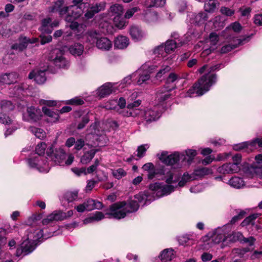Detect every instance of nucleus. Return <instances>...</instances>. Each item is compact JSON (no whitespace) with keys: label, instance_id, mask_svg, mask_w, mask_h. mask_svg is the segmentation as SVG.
<instances>
[{"label":"nucleus","instance_id":"obj_49","mask_svg":"<svg viewBox=\"0 0 262 262\" xmlns=\"http://www.w3.org/2000/svg\"><path fill=\"white\" fill-rule=\"evenodd\" d=\"M106 4V3L104 2L97 3L91 6L90 9L96 14L100 11H103L105 9Z\"/></svg>","mask_w":262,"mask_h":262},{"label":"nucleus","instance_id":"obj_21","mask_svg":"<svg viewBox=\"0 0 262 262\" xmlns=\"http://www.w3.org/2000/svg\"><path fill=\"white\" fill-rule=\"evenodd\" d=\"M219 36L215 33H211L209 34L208 39H207L206 43L209 46L208 48H206L203 52L204 55H208L211 52L217 49L220 45L219 41Z\"/></svg>","mask_w":262,"mask_h":262},{"label":"nucleus","instance_id":"obj_32","mask_svg":"<svg viewBox=\"0 0 262 262\" xmlns=\"http://www.w3.org/2000/svg\"><path fill=\"white\" fill-rule=\"evenodd\" d=\"M17 77L18 76L16 73L3 74L0 75V82L7 84H11L16 81Z\"/></svg>","mask_w":262,"mask_h":262},{"label":"nucleus","instance_id":"obj_53","mask_svg":"<svg viewBox=\"0 0 262 262\" xmlns=\"http://www.w3.org/2000/svg\"><path fill=\"white\" fill-rule=\"evenodd\" d=\"M242 29V27L241 25L238 22L235 21L230 24V25L226 28L225 33H227V32L231 29L233 30L235 32L238 33L241 31Z\"/></svg>","mask_w":262,"mask_h":262},{"label":"nucleus","instance_id":"obj_54","mask_svg":"<svg viewBox=\"0 0 262 262\" xmlns=\"http://www.w3.org/2000/svg\"><path fill=\"white\" fill-rule=\"evenodd\" d=\"M185 154L188 157V159H186L185 162H187L188 164H190L194 159V157L196 155V151L195 150L188 149L185 150Z\"/></svg>","mask_w":262,"mask_h":262},{"label":"nucleus","instance_id":"obj_35","mask_svg":"<svg viewBox=\"0 0 262 262\" xmlns=\"http://www.w3.org/2000/svg\"><path fill=\"white\" fill-rule=\"evenodd\" d=\"M19 42L18 43H15L12 46V49L14 50L21 51L25 49L30 41V38L26 37H21L19 38Z\"/></svg>","mask_w":262,"mask_h":262},{"label":"nucleus","instance_id":"obj_10","mask_svg":"<svg viewBox=\"0 0 262 262\" xmlns=\"http://www.w3.org/2000/svg\"><path fill=\"white\" fill-rule=\"evenodd\" d=\"M123 7L122 5L115 4L109 8L108 12L111 16H113V22L115 26L118 29H121L126 26V21L122 15L123 13Z\"/></svg>","mask_w":262,"mask_h":262},{"label":"nucleus","instance_id":"obj_14","mask_svg":"<svg viewBox=\"0 0 262 262\" xmlns=\"http://www.w3.org/2000/svg\"><path fill=\"white\" fill-rule=\"evenodd\" d=\"M47 154L55 164L64 165V160L66 159V154L62 148H56L55 150H54L53 147L52 146L50 147L47 149Z\"/></svg>","mask_w":262,"mask_h":262},{"label":"nucleus","instance_id":"obj_60","mask_svg":"<svg viewBox=\"0 0 262 262\" xmlns=\"http://www.w3.org/2000/svg\"><path fill=\"white\" fill-rule=\"evenodd\" d=\"M249 251L248 248L243 249H234L232 250V254L235 256L236 255H238L240 257H242L246 252Z\"/></svg>","mask_w":262,"mask_h":262},{"label":"nucleus","instance_id":"obj_7","mask_svg":"<svg viewBox=\"0 0 262 262\" xmlns=\"http://www.w3.org/2000/svg\"><path fill=\"white\" fill-rule=\"evenodd\" d=\"M181 78V77L174 73H170L167 78L165 84L163 88L159 90L157 97L160 102H163L168 99L171 94L170 92L176 88L175 82Z\"/></svg>","mask_w":262,"mask_h":262},{"label":"nucleus","instance_id":"obj_9","mask_svg":"<svg viewBox=\"0 0 262 262\" xmlns=\"http://www.w3.org/2000/svg\"><path fill=\"white\" fill-rule=\"evenodd\" d=\"M208 18V15L205 12H201L198 14L189 13L187 15V21L191 24H193L195 27H201V28L198 31L196 28L194 29L195 32H193L194 37H199L202 34L203 30L204 29L203 25L205 23Z\"/></svg>","mask_w":262,"mask_h":262},{"label":"nucleus","instance_id":"obj_58","mask_svg":"<svg viewBox=\"0 0 262 262\" xmlns=\"http://www.w3.org/2000/svg\"><path fill=\"white\" fill-rule=\"evenodd\" d=\"M170 70L168 66H163L162 68L157 72L156 77L157 79L161 78L163 75L169 72Z\"/></svg>","mask_w":262,"mask_h":262},{"label":"nucleus","instance_id":"obj_39","mask_svg":"<svg viewBox=\"0 0 262 262\" xmlns=\"http://www.w3.org/2000/svg\"><path fill=\"white\" fill-rule=\"evenodd\" d=\"M84 50L83 46L80 43H75L69 48V52L74 56L81 55Z\"/></svg>","mask_w":262,"mask_h":262},{"label":"nucleus","instance_id":"obj_44","mask_svg":"<svg viewBox=\"0 0 262 262\" xmlns=\"http://www.w3.org/2000/svg\"><path fill=\"white\" fill-rule=\"evenodd\" d=\"M218 4L215 0H208L204 4V10L205 12L213 13Z\"/></svg>","mask_w":262,"mask_h":262},{"label":"nucleus","instance_id":"obj_31","mask_svg":"<svg viewBox=\"0 0 262 262\" xmlns=\"http://www.w3.org/2000/svg\"><path fill=\"white\" fill-rule=\"evenodd\" d=\"M97 47L104 51H108L112 47V41L106 37H100L96 41Z\"/></svg>","mask_w":262,"mask_h":262},{"label":"nucleus","instance_id":"obj_29","mask_svg":"<svg viewBox=\"0 0 262 262\" xmlns=\"http://www.w3.org/2000/svg\"><path fill=\"white\" fill-rule=\"evenodd\" d=\"M42 111L48 117L47 121L48 122H56L59 118V115L58 112H55L46 106L42 107Z\"/></svg>","mask_w":262,"mask_h":262},{"label":"nucleus","instance_id":"obj_15","mask_svg":"<svg viewBox=\"0 0 262 262\" xmlns=\"http://www.w3.org/2000/svg\"><path fill=\"white\" fill-rule=\"evenodd\" d=\"M0 123L8 126V128L5 132L6 137L11 135L20 127V125L16 121L11 119L4 112L0 113Z\"/></svg>","mask_w":262,"mask_h":262},{"label":"nucleus","instance_id":"obj_59","mask_svg":"<svg viewBox=\"0 0 262 262\" xmlns=\"http://www.w3.org/2000/svg\"><path fill=\"white\" fill-rule=\"evenodd\" d=\"M66 103L67 104L78 105L83 104L84 101L80 98L75 97L71 99L67 100Z\"/></svg>","mask_w":262,"mask_h":262},{"label":"nucleus","instance_id":"obj_48","mask_svg":"<svg viewBox=\"0 0 262 262\" xmlns=\"http://www.w3.org/2000/svg\"><path fill=\"white\" fill-rule=\"evenodd\" d=\"M257 217V214H252L249 215L248 217H246L241 223V225L242 227L247 226H253L254 225V221L255 219Z\"/></svg>","mask_w":262,"mask_h":262},{"label":"nucleus","instance_id":"obj_27","mask_svg":"<svg viewBox=\"0 0 262 262\" xmlns=\"http://www.w3.org/2000/svg\"><path fill=\"white\" fill-rule=\"evenodd\" d=\"M32 229H30V232L28 234H32V241L35 243H36V242L39 241L41 238L46 239L53 236L54 235V232H50L47 234L45 233L44 234L43 231L42 229H36L34 230L33 232H32Z\"/></svg>","mask_w":262,"mask_h":262},{"label":"nucleus","instance_id":"obj_64","mask_svg":"<svg viewBox=\"0 0 262 262\" xmlns=\"http://www.w3.org/2000/svg\"><path fill=\"white\" fill-rule=\"evenodd\" d=\"M251 147V144L250 141L244 142L238 144H236L234 146V149L236 150H242L245 148Z\"/></svg>","mask_w":262,"mask_h":262},{"label":"nucleus","instance_id":"obj_17","mask_svg":"<svg viewBox=\"0 0 262 262\" xmlns=\"http://www.w3.org/2000/svg\"><path fill=\"white\" fill-rule=\"evenodd\" d=\"M42 117V113L40 109L34 106L28 107L23 115V119L25 121L35 123L40 120Z\"/></svg>","mask_w":262,"mask_h":262},{"label":"nucleus","instance_id":"obj_34","mask_svg":"<svg viewBox=\"0 0 262 262\" xmlns=\"http://www.w3.org/2000/svg\"><path fill=\"white\" fill-rule=\"evenodd\" d=\"M212 173V170L210 168L201 167L195 169L192 174H194L196 180L205 176L211 174Z\"/></svg>","mask_w":262,"mask_h":262},{"label":"nucleus","instance_id":"obj_55","mask_svg":"<svg viewBox=\"0 0 262 262\" xmlns=\"http://www.w3.org/2000/svg\"><path fill=\"white\" fill-rule=\"evenodd\" d=\"M149 147V145L148 144L141 145L138 147L137 150V156L139 158H142L145 156V152L147 149Z\"/></svg>","mask_w":262,"mask_h":262},{"label":"nucleus","instance_id":"obj_3","mask_svg":"<svg viewBox=\"0 0 262 262\" xmlns=\"http://www.w3.org/2000/svg\"><path fill=\"white\" fill-rule=\"evenodd\" d=\"M222 64H217L209 67L208 73L202 76L187 93L186 97H193L194 94L196 96H202L208 92L210 87L214 84L217 80L216 75L211 72L221 68Z\"/></svg>","mask_w":262,"mask_h":262},{"label":"nucleus","instance_id":"obj_47","mask_svg":"<svg viewBox=\"0 0 262 262\" xmlns=\"http://www.w3.org/2000/svg\"><path fill=\"white\" fill-rule=\"evenodd\" d=\"M14 108V105L10 101L3 100L1 102V108L2 112H8L12 111Z\"/></svg>","mask_w":262,"mask_h":262},{"label":"nucleus","instance_id":"obj_22","mask_svg":"<svg viewBox=\"0 0 262 262\" xmlns=\"http://www.w3.org/2000/svg\"><path fill=\"white\" fill-rule=\"evenodd\" d=\"M240 169V166H237V164L229 163L219 167L217 170L220 173L226 174L237 173Z\"/></svg>","mask_w":262,"mask_h":262},{"label":"nucleus","instance_id":"obj_16","mask_svg":"<svg viewBox=\"0 0 262 262\" xmlns=\"http://www.w3.org/2000/svg\"><path fill=\"white\" fill-rule=\"evenodd\" d=\"M160 115L161 112L158 111V107L154 106L152 108L142 109L137 117L147 122H150L157 120Z\"/></svg>","mask_w":262,"mask_h":262},{"label":"nucleus","instance_id":"obj_26","mask_svg":"<svg viewBox=\"0 0 262 262\" xmlns=\"http://www.w3.org/2000/svg\"><path fill=\"white\" fill-rule=\"evenodd\" d=\"M129 34L136 41L142 40L146 35L145 33L139 27L135 25L130 27Z\"/></svg>","mask_w":262,"mask_h":262},{"label":"nucleus","instance_id":"obj_33","mask_svg":"<svg viewBox=\"0 0 262 262\" xmlns=\"http://www.w3.org/2000/svg\"><path fill=\"white\" fill-rule=\"evenodd\" d=\"M129 44V39L124 36H119L117 37L114 40L115 47L123 49L126 48Z\"/></svg>","mask_w":262,"mask_h":262},{"label":"nucleus","instance_id":"obj_30","mask_svg":"<svg viewBox=\"0 0 262 262\" xmlns=\"http://www.w3.org/2000/svg\"><path fill=\"white\" fill-rule=\"evenodd\" d=\"M86 211H91L94 209L100 210L103 207V204L97 200L89 199L84 202Z\"/></svg>","mask_w":262,"mask_h":262},{"label":"nucleus","instance_id":"obj_23","mask_svg":"<svg viewBox=\"0 0 262 262\" xmlns=\"http://www.w3.org/2000/svg\"><path fill=\"white\" fill-rule=\"evenodd\" d=\"M173 169L177 174H179L180 177H181L180 173L177 172L175 169ZM194 180H195V177H194V174H193L192 173L191 174H189L187 172H186L183 173L181 179L180 177H179V180L177 182L171 183V184L176 186L174 188L175 190L178 187H182L184 186L187 182Z\"/></svg>","mask_w":262,"mask_h":262},{"label":"nucleus","instance_id":"obj_1","mask_svg":"<svg viewBox=\"0 0 262 262\" xmlns=\"http://www.w3.org/2000/svg\"><path fill=\"white\" fill-rule=\"evenodd\" d=\"M147 178L149 180L153 179L156 176L161 177V179L164 181L165 184L161 182H156L149 186V189L153 191L157 198L168 195L174 191L175 186L170 184L177 182L180 176L177 174L173 168L161 166L156 169L154 167L148 171Z\"/></svg>","mask_w":262,"mask_h":262},{"label":"nucleus","instance_id":"obj_45","mask_svg":"<svg viewBox=\"0 0 262 262\" xmlns=\"http://www.w3.org/2000/svg\"><path fill=\"white\" fill-rule=\"evenodd\" d=\"M27 243H22L20 245V247L18 248L16 251V256H20L22 254L24 255H26L30 253H31V250L33 249V248H30L31 250L29 249L26 248V244Z\"/></svg>","mask_w":262,"mask_h":262},{"label":"nucleus","instance_id":"obj_51","mask_svg":"<svg viewBox=\"0 0 262 262\" xmlns=\"http://www.w3.org/2000/svg\"><path fill=\"white\" fill-rule=\"evenodd\" d=\"M32 234H28L27 238L23 241V243H27L26 248L31 250L30 248H33L31 252L36 248L37 243H35L32 241Z\"/></svg>","mask_w":262,"mask_h":262},{"label":"nucleus","instance_id":"obj_24","mask_svg":"<svg viewBox=\"0 0 262 262\" xmlns=\"http://www.w3.org/2000/svg\"><path fill=\"white\" fill-rule=\"evenodd\" d=\"M135 77V79H137V83L141 85L145 83L146 81L149 80V72L147 70H144V68L138 69L135 73L133 74V76Z\"/></svg>","mask_w":262,"mask_h":262},{"label":"nucleus","instance_id":"obj_36","mask_svg":"<svg viewBox=\"0 0 262 262\" xmlns=\"http://www.w3.org/2000/svg\"><path fill=\"white\" fill-rule=\"evenodd\" d=\"M105 215L100 211H97L90 216L85 219L83 221L84 224L91 223L94 222H98L104 218Z\"/></svg>","mask_w":262,"mask_h":262},{"label":"nucleus","instance_id":"obj_56","mask_svg":"<svg viewBox=\"0 0 262 262\" xmlns=\"http://www.w3.org/2000/svg\"><path fill=\"white\" fill-rule=\"evenodd\" d=\"M52 214L53 215V216L54 218H55V221H59L66 220L65 212L63 211L60 210H56L53 211L52 213Z\"/></svg>","mask_w":262,"mask_h":262},{"label":"nucleus","instance_id":"obj_37","mask_svg":"<svg viewBox=\"0 0 262 262\" xmlns=\"http://www.w3.org/2000/svg\"><path fill=\"white\" fill-rule=\"evenodd\" d=\"M144 20L148 23H152L158 20V14L155 11L150 10H146L144 14Z\"/></svg>","mask_w":262,"mask_h":262},{"label":"nucleus","instance_id":"obj_18","mask_svg":"<svg viewBox=\"0 0 262 262\" xmlns=\"http://www.w3.org/2000/svg\"><path fill=\"white\" fill-rule=\"evenodd\" d=\"M229 224H227L222 227H218L213 231L211 235V239L214 244H219L221 242L228 244L227 233L229 231H227V228Z\"/></svg>","mask_w":262,"mask_h":262},{"label":"nucleus","instance_id":"obj_19","mask_svg":"<svg viewBox=\"0 0 262 262\" xmlns=\"http://www.w3.org/2000/svg\"><path fill=\"white\" fill-rule=\"evenodd\" d=\"M227 39L229 38L230 43L223 46L221 49L220 52L222 54H225L228 52L231 51L232 50L236 48L238 46L244 44L248 38H245L243 39L236 38L234 37L226 36Z\"/></svg>","mask_w":262,"mask_h":262},{"label":"nucleus","instance_id":"obj_63","mask_svg":"<svg viewBox=\"0 0 262 262\" xmlns=\"http://www.w3.org/2000/svg\"><path fill=\"white\" fill-rule=\"evenodd\" d=\"M220 11L222 14L228 16H232L235 12V11L233 9L226 7H222L221 8Z\"/></svg>","mask_w":262,"mask_h":262},{"label":"nucleus","instance_id":"obj_13","mask_svg":"<svg viewBox=\"0 0 262 262\" xmlns=\"http://www.w3.org/2000/svg\"><path fill=\"white\" fill-rule=\"evenodd\" d=\"M49 60L59 68L67 69L70 66L69 62L63 57V53L59 49L53 50L49 57Z\"/></svg>","mask_w":262,"mask_h":262},{"label":"nucleus","instance_id":"obj_42","mask_svg":"<svg viewBox=\"0 0 262 262\" xmlns=\"http://www.w3.org/2000/svg\"><path fill=\"white\" fill-rule=\"evenodd\" d=\"M229 184L235 188L239 189L245 185V183L242 178L238 177H234L230 179Z\"/></svg>","mask_w":262,"mask_h":262},{"label":"nucleus","instance_id":"obj_40","mask_svg":"<svg viewBox=\"0 0 262 262\" xmlns=\"http://www.w3.org/2000/svg\"><path fill=\"white\" fill-rule=\"evenodd\" d=\"M98 149H91L90 151L85 152L81 157L80 161L82 164H87L89 163L95 156Z\"/></svg>","mask_w":262,"mask_h":262},{"label":"nucleus","instance_id":"obj_52","mask_svg":"<svg viewBox=\"0 0 262 262\" xmlns=\"http://www.w3.org/2000/svg\"><path fill=\"white\" fill-rule=\"evenodd\" d=\"M78 196V192L77 191H68L64 195V199L68 202H72L76 200Z\"/></svg>","mask_w":262,"mask_h":262},{"label":"nucleus","instance_id":"obj_38","mask_svg":"<svg viewBox=\"0 0 262 262\" xmlns=\"http://www.w3.org/2000/svg\"><path fill=\"white\" fill-rule=\"evenodd\" d=\"M51 18H45L41 21V26L39 29L42 33L50 34L52 32V26H51Z\"/></svg>","mask_w":262,"mask_h":262},{"label":"nucleus","instance_id":"obj_61","mask_svg":"<svg viewBox=\"0 0 262 262\" xmlns=\"http://www.w3.org/2000/svg\"><path fill=\"white\" fill-rule=\"evenodd\" d=\"M140 10L138 7H135L128 9L125 13L124 17L125 18H130L137 12Z\"/></svg>","mask_w":262,"mask_h":262},{"label":"nucleus","instance_id":"obj_50","mask_svg":"<svg viewBox=\"0 0 262 262\" xmlns=\"http://www.w3.org/2000/svg\"><path fill=\"white\" fill-rule=\"evenodd\" d=\"M112 174L115 178L119 180L126 175V172L123 168H120L112 169Z\"/></svg>","mask_w":262,"mask_h":262},{"label":"nucleus","instance_id":"obj_11","mask_svg":"<svg viewBox=\"0 0 262 262\" xmlns=\"http://www.w3.org/2000/svg\"><path fill=\"white\" fill-rule=\"evenodd\" d=\"M255 162L252 164H246L243 168L245 176L249 178H253L261 171L262 168V154L255 157Z\"/></svg>","mask_w":262,"mask_h":262},{"label":"nucleus","instance_id":"obj_62","mask_svg":"<svg viewBox=\"0 0 262 262\" xmlns=\"http://www.w3.org/2000/svg\"><path fill=\"white\" fill-rule=\"evenodd\" d=\"M192 238L188 235H185L180 236L179 238V243L181 245H189V241H191Z\"/></svg>","mask_w":262,"mask_h":262},{"label":"nucleus","instance_id":"obj_20","mask_svg":"<svg viewBox=\"0 0 262 262\" xmlns=\"http://www.w3.org/2000/svg\"><path fill=\"white\" fill-rule=\"evenodd\" d=\"M176 37H174V40H167L165 45H162L157 47L155 50V54L161 55L163 56V52L166 53H170L173 51L177 47V42L176 40Z\"/></svg>","mask_w":262,"mask_h":262},{"label":"nucleus","instance_id":"obj_57","mask_svg":"<svg viewBox=\"0 0 262 262\" xmlns=\"http://www.w3.org/2000/svg\"><path fill=\"white\" fill-rule=\"evenodd\" d=\"M28 88L29 85L28 84L22 83L20 85H16L14 87V90L16 94L19 95V93H21L23 95H25L23 93H24L26 90L28 89Z\"/></svg>","mask_w":262,"mask_h":262},{"label":"nucleus","instance_id":"obj_6","mask_svg":"<svg viewBox=\"0 0 262 262\" xmlns=\"http://www.w3.org/2000/svg\"><path fill=\"white\" fill-rule=\"evenodd\" d=\"M64 2L62 0L57 1L54 6L50 8V12H58L60 16H65V20L68 22H75L74 20L78 18L80 14L75 12L76 8L74 6L62 7Z\"/></svg>","mask_w":262,"mask_h":262},{"label":"nucleus","instance_id":"obj_2","mask_svg":"<svg viewBox=\"0 0 262 262\" xmlns=\"http://www.w3.org/2000/svg\"><path fill=\"white\" fill-rule=\"evenodd\" d=\"M136 200H132L128 203L118 202L111 205L110 208V212H106V215L109 217H113L116 219L124 218L128 214L134 212L138 210L139 203L145 202L147 204L148 195L146 193L140 192L135 195Z\"/></svg>","mask_w":262,"mask_h":262},{"label":"nucleus","instance_id":"obj_25","mask_svg":"<svg viewBox=\"0 0 262 262\" xmlns=\"http://www.w3.org/2000/svg\"><path fill=\"white\" fill-rule=\"evenodd\" d=\"M47 69L43 70H35L30 73L28 78L30 79L34 78L35 81L38 84H42L46 80L45 72Z\"/></svg>","mask_w":262,"mask_h":262},{"label":"nucleus","instance_id":"obj_28","mask_svg":"<svg viewBox=\"0 0 262 262\" xmlns=\"http://www.w3.org/2000/svg\"><path fill=\"white\" fill-rule=\"evenodd\" d=\"M115 92V90L113 85L111 83H107L98 89L97 94L101 98H104Z\"/></svg>","mask_w":262,"mask_h":262},{"label":"nucleus","instance_id":"obj_12","mask_svg":"<svg viewBox=\"0 0 262 262\" xmlns=\"http://www.w3.org/2000/svg\"><path fill=\"white\" fill-rule=\"evenodd\" d=\"M137 94L135 92L129 97L127 108L128 111L124 112L123 114L124 116L137 117L142 109L138 108L141 104V100L138 99L133 101L134 98L137 97Z\"/></svg>","mask_w":262,"mask_h":262},{"label":"nucleus","instance_id":"obj_4","mask_svg":"<svg viewBox=\"0 0 262 262\" xmlns=\"http://www.w3.org/2000/svg\"><path fill=\"white\" fill-rule=\"evenodd\" d=\"M47 148V144L44 142H41L37 145L35 152L37 155L27 160L28 164L31 168L42 172H48L49 171L50 167L49 163L47 158L42 156Z\"/></svg>","mask_w":262,"mask_h":262},{"label":"nucleus","instance_id":"obj_5","mask_svg":"<svg viewBox=\"0 0 262 262\" xmlns=\"http://www.w3.org/2000/svg\"><path fill=\"white\" fill-rule=\"evenodd\" d=\"M70 28L75 31V36L77 40L89 43L90 45L96 44L97 39L100 36L99 31L96 30H91L84 32L85 27L76 21L72 22L70 25Z\"/></svg>","mask_w":262,"mask_h":262},{"label":"nucleus","instance_id":"obj_43","mask_svg":"<svg viewBox=\"0 0 262 262\" xmlns=\"http://www.w3.org/2000/svg\"><path fill=\"white\" fill-rule=\"evenodd\" d=\"M244 236L240 232H233L232 234L227 235V242L229 243H234L236 241H239L241 243Z\"/></svg>","mask_w":262,"mask_h":262},{"label":"nucleus","instance_id":"obj_46","mask_svg":"<svg viewBox=\"0 0 262 262\" xmlns=\"http://www.w3.org/2000/svg\"><path fill=\"white\" fill-rule=\"evenodd\" d=\"M29 130L40 139H42L46 136V132L41 128L31 126L29 127Z\"/></svg>","mask_w":262,"mask_h":262},{"label":"nucleus","instance_id":"obj_41","mask_svg":"<svg viewBox=\"0 0 262 262\" xmlns=\"http://www.w3.org/2000/svg\"><path fill=\"white\" fill-rule=\"evenodd\" d=\"M174 256L173 250L172 249H166L161 253L160 258L162 261L167 262L171 260Z\"/></svg>","mask_w":262,"mask_h":262},{"label":"nucleus","instance_id":"obj_8","mask_svg":"<svg viewBox=\"0 0 262 262\" xmlns=\"http://www.w3.org/2000/svg\"><path fill=\"white\" fill-rule=\"evenodd\" d=\"M157 156L162 163L170 166L178 164L181 167L185 164L184 162L186 159V155L184 153L179 152H174L172 154L168 155L167 151H163L160 154H158Z\"/></svg>","mask_w":262,"mask_h":262}]
</instances>
